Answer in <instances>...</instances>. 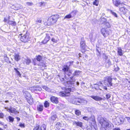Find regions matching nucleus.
I'll use <instances>...</instances> for the list:
<instances>
[{
  "mask_svg": "<svg viewBox=\"0 0 130 130\" xmlns=\"http://www.w3.org/2000/svg\"><path fill=\"white\" fill-rule=\"evenodd\" d=\"M7 21V19H6L5 18L4 20V21L5 22H6Z\"/></svg>",
  "mask_w": 130,
  "mask_h": 130,
  "instance_id": "obj_61",
  "label": "nucleus"
},
{
  "mask_svg": "<svg viewBox=\"0 0 130 130\" xmlns=\"http://www.w3.org/2000/svg\"><path fill=\"white\" fill-rule=\"evenodd\" d=\"M59 16L58 15H55L52 16L49 18L51 20V22L53 24L56 22L58 19L59 18Z\"/></svg>",
  "mask_w": 130,
  "mask_h": 130,
  "instance_id": "obj_8",
  "label": "nucleus"
},
{
  "mask_svg": "<svg viewBox=\"0 0 130 130\" xmlns=\"http://www.w3.org/2000/svg\"><path fill=\"white\" fill-rule=\"evenodd\" d=\"M112 80V78L110 77H109L107 79L108 82H111Z\"/></svg>",
  "mask_w": 130,
  "mask_h": 130,
  "instance_id": "obj_46",
  "label": "nucleus"
},
{
  "mask_svg": "<svg viewBox=\"0 0 130 130\" xmlns=\"http://www.w3.org/2000/svg\"><path fill=\"white\" fill-rule=\"evenodd\" d=\"M51 41L54 42H56L57 41V40L53 38L52 39Z\"/></svg>",
  "mask_w": 130,
  "mask_h": 130,
  "instance_id": "obj_54",
  "label": "nucleus"
},
{
  "mask_svg": "<svg viewBox=\"0 0 130 130\" xmlns=\"http://www.w3.org/2000/svg\"><path fill=\"white\" fill-rule=\"evenodd\" d=\"M71 15L70 14L66 16L64 18V19H65L66 18L69 19L71 18Z\"/></svg>",
  "mask_w": 130,
  "mask_h": 130,
  "instance_id": "obj_39",
  "label": "nucleus"
},
{
  "mask_svg": "<svg viewBox=\"0 0 130 130\" xmlns=\"http://www.w3.org/2000/svg\"><path fill=\"white\" fill-rule=\"evenodd\" d=\"M75 114L78 115H79L80 114V112L79 110H76L75 111Z\"/></svg>",
  "mask_w": 130,
  "mask_h": 130,
  "instance_id": "obj_42",
  "label": "nucleus"
},
{
  "mask_svg": "<svg viewBox=\"0 0 130 130\" xmlns=\"http://www.w3.org/2000/svg\"><path fill=\"white\" fill-rule=\"evenodd\" d=\"M41 20L39 19H38L36 20V22L39 23H41Z\"/></svg>",
  "mask_w": 130,
  "mask_h": 130,
  "instance_id": "obj_52",
  "label": "nucleus"
},
{
  "mask_svg": "<svg viewBox=\"0 0 130 130\" xmlns=\"http://www.w3.org/2000/svg\"><path fill=\"white\" fill-rule=\"evenodd\" d=\"M46 126L45 124H43L42 125L40 129V130H46Z\"/></svg>",
  "mask_w": 130,
  "mask_h": 130,
  "instance_id": "obj_34",
  "label": "nucleus"
},
{
  "mask_svg": "<svg viewBox=\"0 0 130 130\" xmlns=\"http://www.w3.org/2000/svg\"><path fill=\"white\" fill-rule=\"evenodd\" d=\"M8 23L12 25H14L15 24V23L14 22L10 21L8 22Z\"/></svg>",
  "mask_w": 130,
  "mask_h": 130,
  "instance_id": "obj_40",
  "label": "nucleus"
},
{
  "mask_svg": "<svg viewBox=\"0 0 130 130\" xmlns=\"http://www.w3.org/2000/svg\"><path fill=\"white\" fill-rule=\"evenodd\" d=\"M108 84H107L108 86L109 87H110L112 86V84L111 83V82H108Z\"/></svg>",
  "mask_w": 130,
  "mask_h": 130,
  "instance_id": "obj_55",
  "label": "nucleus"
},
{
  "mask_svg": "<svg viewBox=\"0 0 130 130\" xmlns=\"http://www.w3.org/2000/svg\"><path fill=\"white\" fill-rule=\"evenodd\" d=\"M111 31L110 29H108L104 28H102L101 30V32L103 35L105 37L107 36Z\"/></svg>",
  "mask_w": 130,
  "mask_h": 130,
  "instance_id": "obj_7",
  "label": "nucleus"
},
{
  "mask_svg": "<svg viewBox=\"0 0 130 130\" xmlns=\"http://www.w3.org/2000/svg\"><path fill=\"white\" fill-rule=\"evenodd\" d=\"M26 5L28 6H32L33 4L32 3L29 2H27L26 3Z\"/></svg>",
  "mask_w": 130,
  "mask_h": 130,
  "instance_id": "obj_44",
  "label": "nucleus"
},
{
  "mask_svg": "<svg viewBox=\"0 0 130 130\" xmlns=\"http://www.w3.org/2000/svg\"><path fill=\"white\" fill-rule=\"evenodd\" d=\"M19 126L22 128H24L25 127L24 124L20 123Z\"/></svg>",
  "mask_w": 130,
  "mask_h": 130,
  "instance_id": "obj_43",
  "label": "nucleus"
},
{
  "mask_svg": "<svg viewBox=\"0 0 130 130\" xmlns=\"http://www.w3.org/2000/svg\"><path fill=\"white\" fill-rule=\"evenodd\" d=\"M83 119L87 121H88L89 120V117L85 116L83 117Z\"/></svg>",
  "mask_w": 130,
  "mask_h": 130,
  "instance_id": "obj_38",
  "label": "nucleus"
},
{
  "mask_svg": "<svg viewBox=\"0 0 130 130\" xmlns=\"http://www.w3.org/2000/svg\"><path fill=\"white\" fill-rule=\"evenodd\" d=\"M15 8H13L15 10H18L22 8L23 7L22 5L19 4H16L15 5Z\"/></svg>",
  "mask_w": 130,
  "mask_h": 130,
  "instance_id": "obj_22",
  "label": "nucleus"
},
{
  "mask_svg": "<svg viewBox=\"0 0 130 130\" xmlns=\"http://www.w3.org/2000/svg\"><path fill=\"white\" fill-rule=\"evenodd\" d=\"M110 13L112 14V15L114 16L115 17H118L117 14L114 11L111 10H110Z\"/></svg>",
  "mask_w": 130,
  "mask_h": 130,
  "instance_id": "obj_28",
  "label": "nucleus"
},
{
  "mask_svg": "<svg viewBox=\"0 0 130 130\" xmlns=\"http://www.w3.org/2000/svg\"><path fill=\"white\" fill-rule=\"evenodd\" d=\"M14 70L16 71L17 74L18 75L19 77H20L21 76V74L20 72L17 70V69L15 68L14 69Z\"/></svg>",
  "mask_w": 130,
  "mask_h": 130,
  "instance_id": "obj_35",
  "label": "nucleus"
},
{
  "mask_svg": "<svg viewBox=\"0 0 130 130\" xmlns=\"http://www.w3.org/2000/svg\"><path fill=\"white\" fill-rule=\"evenodd\" d=\"M36 58L37 61L39 62L41 61V63L38 64V65L39 66L44 67H46L45 64L43 62L42 60V56L39 55L36 56Z\"/></svg>",
  "mask_w": 130,
  "mask_h": 130,
  "instance_id": "obj_6",
  "label": "nucleus"
},
{
  "mask_svg": "<svg viewBox=\"0 0 130 130\" xmlns=\"http://www.w3.org/2000/svg\"><path fill=\"white\" fill-rule=\"evenodd\" d=\"M93 88H94L95 89H98L99 88L98 86L94 85H93Z\"/></svg>",
  "mask_w": 130,
  "mask_h": 130,
  "instance_id": "obj_48",
  "label": "nucleus"
},
{
  "mask_svg": "<svg viewBox=\"0 0 130 130\" xmlns=\"http://www.w3.org/2000/svg\"><path fill=\"white\" fill-rule=\"evenodd\" d=\"M83 101V100L80 99H77L75 100L74 104L77 105H79L82 104Z\"/></svg>",
  "mask_w": 130,
  "mask_h": 130,
  "instance_id": "obj_20",
  "label": "nucleus"
},
{
  "mask_svg": "<svg viewBox=\"0 0 130 130\" xmlns=\"http://www.w3.org/2000/svg\"><path fill=\"white\" fill-rule=\"evenodd\" d=\"M8 59V57H4V59Z\"/></svg>",
  "mask_w": 130,
  "mask_h": 130,
  "instance_id": "obj_64",
  "label": "nucleus"
},
{
  "mask_svg": "<svg viewBox=\"0 0 130 130\" xmlns=\"http://www.w3.org/2000/svg\"><path fill=\"white\" fill-rule=\"evenodd\" d=\"M24 95L29 104H32L33 103V100L30 93L27 91H25Z\"/></svg>",
  "mask_w": 130,
  "mask_h": 130,
  "instance_id": "obj_3",
  "label": "nucleus"
},
{
  "mask_svg": "<svg viewBox=\"0 0 130 130\" xmlns=\"http://www.w3.org/2000/svg\"><path fill=\"white\" fill-rule=\"evenodd\" d=\"M123 5H121V6H120V8H119V9L120 11H121L124 12L126 10V9L124 7V6H122Z\"/></svg>",
  "mask_w": 130,
  "mask_h": 130,
  "instance_id": "obj_27",
  "label": "nucleus"
},
{
  "mask_svg": "<svg viewBox=\"0 0 130 130\" xmlns=\"http://www.w3.org/2000/svg\"><path fill=\"white\" fill-rule=\"evenodd\" d=\"M0 124H1L2 125H4V123L0 121Z\"/></svg>",
  "mask_w": 130,
  "mask_h": 130,
  "instance_id": "obj_59",
  "label": "nucleus"
},
{
  "mask_svg": "<svg viewBox=\"0 0 130 130\" xmlns=\"http://www.w3.org/2000/svg\"><path fill=\"white\" fill-rule=\"evenodd\" d=\"M99 4V1L98 0H95L93 2V5L98 6Z\"/></svg>",
  "mask_w": 130,
  "mask_h": 130,
  "instance_id": "obj_30",
  "label": "nucleus"
},
{
  "mask_svg": "<svg viewBox=\"0 0 130 130\" xmlns=\"http://www.w3.org/2000/svg\"><path fill=\"white\" fill-rule=\"evenodd\" d=\"M125 119L121 116H118L114 119V121L115 124L119 125L123 124L125 121Z\"/></svg>",
  "mask_w": 130,
  "mask_h": 130,
  "instance_id": "obj_2",
  "label": "nucleus"
},
{
  "mask_svg": "<svg viewBox=\"0 0 130 130\" xmlns=\"http://www.w3.org/2000/svg\"><path fill=\"white\" fill-rule=\"evenodd\" d=\"M113 4L116 6H118L120 5H123L124 4L123 3H121L118 0H112Z\"/></svg>",
  "mask_w": 130,
  "mask_h": 130,
  "instance_id": "obj_11",
  "label": "nucleus"
},
{
  "mask_svg": "<svg viewBox=\"0 0 130 130\" xmlns=\"http://www.w3.org/2000/svg\"><path fill=\"white\" fill-rule=\"evenodd\" d=\"M7 95L10 96L11 97L13 96V94L11 92H8L7 93Z\"/></svg>",
  "mask_w": 130,
  "mask_h": 130,
  "instance_id": "obj_49",
  "label": "nucleus"
},
{
  "mask_svg": "<svg viewBox=\"0 0 130 130\" xmlns=\"http://www.w3.org/2000/svg\"><path fill=\"white\" fill-rule=\"evenodd\" d=\"M49 103L47 101H46L44 103V106L45 107H47L49 106Z\"/></svg>",
  "mask_w": 130,
  "mask_h": 130,
  "instance_id": "obj_33",
  "label": "nucleus"
},
{
  "mask_svg": "<svg viewBox=\"0 0 130 130\" xmlns=\"http://www.w3.org/2000/svg\"><path fill=\"white\" fill-rule=\"evenodd\" d=\"M30 90L32 92H35L41 91L42 88L41 87L39 86L33 87L31 88Z\"/></svg>",
  "mask_w": 130,
  "mask_h": 130,
  "instance_id": "obj_9",
  "label": "nucleus"
},
{
  "mask_svg": "<svg viewBox=\"0 0 130 130\" xmlns=\"http://www.w3.org/2000/svg\"><path fill=\"white\" fill-rule=\"evenodd\" d=\"M72 80V79L71 78V80L70 81H68L66 80V82L65 85L66 86L68 87H72V85L74 84V83L72 82L71 81Z\"/></svg>",
  "mask_w": 130,
  "mask_h": 130,
  "instance_id": "obj_14",
  "label": "nucleus"
},
{
  "mask_svg": "<svg viewBox=\"0 0 130 130\" xmlns=\"http://www.w3.org/2000/svg\"><path fill=\"white\" fill-rule=\"evenodd\" d=\"M113 130H120V128L117 127L114 128Z\"/></svg>",
  "mask_w": 130,
  "mask_h": 130,
  "instance_id": "obj_58",
  "label": "nucleus"
},
{
  "mask_svg": "<svg viewBox=\"0 0 130 130\" xmlns=\"http://www.w3.org/2000/svg\"><path fill=\"white\" fill-rule=\"evenodd\" d=\"M43 105L40 104L37 106V109L38 111H41L43 110Z\"/></svg>",
  "mask_w": 130,
  "mask_h": 130,
  "instance_id": "obj_24",
  "label": "nucleus"
},
{
  "mask_svg": "<svg viewBox=\"0 0 130 130\" xmlns=\"http://www.w3.org/2000/svg\"><path fill=\"white\" fill-rule=\"evenodd\" d=\"M34 130H40V128L39 126H38L34 128Z\"/></svg>",
  "mask_w": 130,
  "mask_h": 130,
  "instance_id": "obj_47",
  "label": "nucleus"
},
{
  "mask_svg": "<svg viewBox=\"0 0 130 130\" xmlns=\"http://www.w3.org/2000/svg\"><path fill=\"white\" fill-rule=\"evenodd\" d=\"M71 91V88H66L64 92H60L59 93V95L61 96H69L70 95L69 93Z\"/></svg>",
  "mask_w": 130,
  "mask_h": 130,
  "instance_id": "obj_5",
  "label": "nucleus"
},
{
  "mask_svg": "<svg viewBox=\"0 0 130 130\" xmlns=\"http://www.w3.org/2000/svg\"><path fill=\"white\" fill-rule=\"evenodd\" d=\"M56 117V115H53V116H52V117H51L52 119L53 120H55Z\"/></svg>",
  "mask_w": 130,
  "mask_h": 130,
  "instance_id": "obj_45",
  "label": "nucleus"
},
{
  "mask_svg": "<svg viewBox=\"0 0 130 130\" xmlns=\"http://www.w3.org/2000/svg\"><path fill=\"white\" fill-rule=\"evenodd\" d=\"M44 24L48 25H52V23L51 22V20L48 18L47 21L46 23H44Z\"/></svg>",
  "mask_w": 130,
  "mask_h": 130,
  "instance_id": "obj_26",
  "label": "nucleus"
},
{
  "mask_svg": "<svg viewBox=\"0 0 130 130\" xmlns=\"http://www.w3.org/2000/svg\"><path fill=\"white\" fill-rule=\"evenodd\" d=\"M4 117V114L2 113H0V117L1 118H3Z\"/></svg>",
  "mask_w": 130,
  "mask_h": 130,
  "instance_id": "obj_53",
  "label": "nucleus"
},
{
  "mask_svg": "<svg viewBox=\"0 0 130 130\" xmlns=\"http://www.w3.org/2000/svg\"><path fill=\"white\" fill-rule=\"evenodd\" d=\"M8 119L9 120L10 122H13L14 121V118L12 117L9 116L8 117Z\"/></svg>",
  "mask_w": 130,
  "mask_h": 130,
  "instance_id": "obj_37",
  "label": "nucleus"
},
{
  "mask_svg": "<svg viewBox=\"0 0 130 130\" xmlns=\"http://www.w3.org/2000/svg\"><path fill=\"white\" fill-rule=\"evenodd\" d=\"M126 118L127 119L128 121L130 122V117H126Z\"/></svg>",
  "mask_w": 130,
  "mask_h": 130,
  "instance_id": "obj_57",
  "label": "nucleus"
},
{
  "mask_svg": "<svg viewBox=\"0 0 130 130\" xmlns=\"http://www.w3.org/2000/svg\"><path fill=\"white\" fill-rule=\"evenodd\" d=\"M99 122L103 127L109 130L111 129L113 126V125L110 122L105 120L103 118H101L99 120Z\"/></svg>",
  "mask_w": 130,
  "mask_h": 130,
  "instance_id": "obj_1",
  "label": "nucleus"
},
{
  "mask_svg": "<svg viewBox=\"0 0 130 130\" xmlns=\"http://www.w3.org/2000/svg\"><path fill=\"white\" fill-rule=\"evenodd\" d=\"M92 128L91 126L88 127H87V130H91Z\"/></svg>",
  "mask_w": 130,
  "mask_h": 130,
  "instance_id": "obj_56",
  "label": "nucleus"
},
{
  "mask_svg": "<svg viewBox=\"0 0 130 130\" xmlns=\"http://www.w3.org/2000/svg\"><path fill=\"white\" fill-rule=\"evenodd\" d=\"M14 56V59L17 61H18L20 60L21 58V56L18 54H15Z\"/></svg>",
  "mask_w": 130,
  "mask_h": 130,
  "instance_id": "obj_17",
  "label": "nucleus"
},
{
  "mask_svg": "<svg viewBox=\"0 0 130 130\" xmlns=\"http://www.w3.org/2000/svg\"><path fill=\"white\" fill-rule=\"evenodd\" d=\"M23 63L24 64L26 63L27 64H29L31 62V60L29 58H26L23 59Z\"/></svg>",
  "mask_w": 130,
  "mask_h": 130,
  "instance_id": "obj_18",
  "label": "nucleus"
},
{
  "mask_svg": "<svg viewBox=\"0 0 130 130\" xmlns=\"http://www.w3.org/2000/svg\"><path fill=\"white\" fill-rule=\"evenodd\" d=\"M81 73V72L79 71H75L74 75H78Z\"/></svg>",
  "mask_w": 130,
  "mask_h": 130,
  "instance_id": "obj_29",
  "label": "nucleus"
},
{
  "mask_svg": "<svg viewBox=\"0 0 130 130\" xmlns=\"http://www.w3.org/2000/svg\"><path fill=\"white\" fill-rule=\"evenodd\" d=\"M58 76L60 78V80L61 82L65 84L66 83V80H64V78H61V77H60V75H58Z\"/></svg>",
  "mask_w": 130,
  "mask_h": 130,
  "instance_id": "obj_36",
  "label": "nucleus"
},
{
  "mask_svg": "<svg viewBox=\"0 0 130 130\" xmlns=\"http://www.w3.org/2000/svg\"><path fill=\"white\" fill-rule=\"evenodd\" d=\"M51 100L53 103H57L58 102V98L54 96H52L51 98Z\"/></svg>",
  "mask_w": 130,
  "mask_h": 130,
  "instance_id": "obj_16",
  "label": "nucleus"
},
{
  "mask_svg": "<svg viewBox=\"0 0 130 130\" xmlns=\"http://www.w3.org/2000/svg\"><path fill=\"white\" fill-rule=\"evenodd\" d=\"M39 4L40 6H43L44 4V2H40L39 3Z\"/></svg>",
  "mask_w": 130,
  "mask_h": 130,
  "instance_id": "obj_50",
  "label": "nucleus"
},
{
  "mask_svg": "<svg viewBox=\"0 0 130 130\" xmlns=\"http://www.w3.org/2000/svg\"><path fill=\"white\" fill-rule=\"evenodd\" d=\"M89 121H91L92 122L91 124H93L94 125H95L96 123L95 118L94 116L93 115H91V116L89 117ZM92 125V124H91Z\"/></svg>",
  "mask_w": 130,
  "mask_h": 130,
  "instance_id": "obj_10",
  "label": "nucleus"
},
{
  "mask_svg": "<svg viewBox=\"0 0 130 130\" xmlns=\"http://www.w3.org/2000/svg\"><path fill=\"white\" fill-rule=\"evenodd\" d=\"M77 12V11L76 10H74L71 12V13L72 14L73 16H74L76 14Z\"/></svg>",
  "mask_w": 130,
  "mask_h": 130,
  "instance_id": "obj_32",
  "label": "nucleus"
},
{
  "mask_svg": "<svg viewBox=\"0 0 130 130\" xmlns=\"http://www.w3.org/2000/svg\"><path fill=\"white\" fill-rule=\"evenodd\" d=\"M110 97V94H108L106 95V97L107 99H108Z\"/></svg>",
  "mask_w": 130,
  "mask_h": 130,
  "instance_id": "obj_51",
  "label": "nucleus"
},
{
  "mask_svg": "<svg viewBox=\"0 0 130 130\" xmlns=\"http://www.w3.org/2000/svg\"><path fill=\"white\" fill-rule=\"evenodd\" d=\"M80 46L83 49H84L86 47L85 42L83 39H82L80 42Z\"/></svg>",
  "mask_w": 130,
  "mask_h": 130,
  "instance_id": "obj_13",
  "label": "nucleus"
},
{
  "mask_svg": "<svg viewBox=\"0 0 130 130\" xmlns=\"http://www.w3.org/2000/svg\"><path fill=\"white\" fill-rule=\"evenodd\" d=\"M69 68L67 66H64L62 70L65 73L67 74V73L69 71Z\"/></svg>",
  "mask_w": 130,
  "mask_h": 130,
  "instance_id": "obj_21",
  "label": "nucleus"
},
{
  "mask_svg": "<svg viewBox=\"0 0 130 130\" xmlns=\"http://www.w3.org/2000/svg\"><path fill=\"white\" fill-rule=\"evenodd\" d=\"M102 85V83L101 82H100L99 83H98L96 84H93L94 85L98 86L99 87V86H101Z\"/></svg>",
  "mask_w": 130,
  "mask_h": 130,
  "instance_id": "obj_41",
  "label": "nucleus"
},
{
  "mask_svg": "<svg viewBox=\"0 0 130 130\" xmlns=\"http://www.w3.org/2000/svg\"><path fill=\"white\" fill-rule=\"evenodd\" d=\"M106 82H107L106 81H105L104 82V84L105 85H106V84H107V82L106 83Z\"/></svg>",
  "mask_w": 130,
  "mask_h": 130,
  "instance_id": "obj_60",
  "label": "nucleus"
},
{
  "mask_svg": "<svg viewBox=\"0 0 130 130\" xmlns=\"http://www.w3.org/2000/svg\"><path fill=\"white\" fill-rule=\"evenodd\" d=\"M90 97L95 100L97 101H100L102 100V98L98 96L92 95Z\"/></svg>",
  "mask_w": 130,
  "mask_h": 130,
  "instance_id": "obj_12",
  "label": "nucleus"
},
{
  "mask_svg": "<svg viewBox=\"0 0 130 130\" xmlns=\"http://www.w3.org/2000/svg\"><path fill=\"white\" fill-rule=\"evenodd\" d=\"M46 36L44 40L43 41L42 43L45 44L48 41H49L50 39V36L49 34H46Z\"/></svg>",
  "mask_w": 130,
  "mask_h": 130,
  "instance_id": "obj_15",
  "label": "nucleus"
},
{
  "mask_svg": "<svg viewBox=\"0 0 130 130\" xmlns=\"http://www.w3.org/2000/svg\"><path fill=\"white\" fill-rule=\"evenodd\" d=\"M27 32V31L24 30L21 35H22L21 38V40L23 42H27L28 39V36Z\"/></svg>",
  "mask_w": 130,
  "mask_h": 130,
  "instance_id": "obj_4",
  "label": "nucleus"
},
{
  "mask_svg": "<svg viewBox=\"0 0 130 130\" xmlns=\"http://www.w3.org/2000/svg\"><path fill=\"white\" fill-rule=\"evenodd\" d=\"M17 120H18V121H19L20 120V118L19 117H17Z\"/></svg>",
  "mask_w": 130,
  "mask_h": 130,
  "instance_id": "obj_62",
  "label": "nucleus"
},
{
  "mask_svg": "<svg viewBox=\"0 0 130 130\" xmlns=\"http://www.w3.org/2000/svg\"><path fill=\"white\" fill-rule=\"evenodd\" d=\"M73 124H75L76 126H78L80 127L83 126V123L79 121H75L73 122Z\"/></svg>",
  "mask_w": 130,
  "mask_h": 130,
  "instance_id": "obj_19",
  "label": "nucleus"
},
{
  "mask_svg": "<svg viewBox=\"0 0 130 130\" xmlns=\"http://www.w3.org/2000/svg\"><path fill=\"white\" fill-rule=\"evenodd\" d=\"M5 109L7 110V111L12 113H14L15 112L16 109L13 108H5Z\"/></svg>",
  "mask_w": 130,
  "mask_h": 130,
  "instance_id": "obj_23",
  "label": "nucleus"
},
{
  "mask_svg": "<svg viewBox=\"0 0 130 130\" xmlns=\"http://www.w3.org/2000/svg\"><path fill=\"white\" fill-rule=\"evenodd\" d=\"M103 88L105 90L107 89V88L106 87H104Z\"/></svg>",
  "mask_w": 130,
  "mask_h": 130,
  "instance_id": "obj_63",
  "label": "nucleus"
},
{
  "mask_svg": "<svg viewBox=\"0 0 130 130\" xmlns=\"http://www.w3.org/2000/svg\"><path fill=\"white\" fill-rule=\"evenodd\" d=\"M118 54L120 56H122L123 54L122 50L121 47H119L118 48Z\"/></svg>",
  "mask_w": 130,
  "mask_h": 130,
  "instance_id": "obj_25",
  "label": "nucleus"
},
{
  "mask_svg": "<svg viewBox=\"0 0 130 130\" xmlns=\"http://www.w3.org/2000/svg\"><path fill=\"white\" fill-rule=\"evenodd\" d=\"M45 90H46L48 91H51L50 89L47 87L44 86L42 87Z\"/></svg>",
  "mask_w": 130,
  "mask_h": 130,
  "instance_id": "obj_31",
  "label": "nucleus"
}]
</instances>
